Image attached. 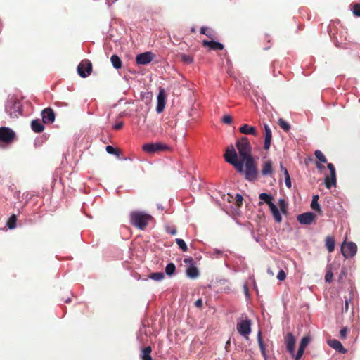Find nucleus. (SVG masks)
Wrapping results in <instances>:
<instances>
[{"label":"nucleus","mask_w":360,"mask_h":360,"mask_svg":"<svg viewBox=\"0 0 360 360\" xmlns=\"http://www.w3.org/2000/svg\"><path fill=\"white\" fill-rule=\"evenodd\" d=\"M15 138V133L6 127H0V146L3 144L8 145L13 142Z\"/></svg>","instance_id":"20e7f679"},{"label":"nucleus","mask_w":360,"mask_h":360,"mask_svg":"<svg viewBox=\"0 0 360 360\" xmlns=\"http://www.w3.org/2000/svg\"><path fill=\"white\" fill-rule=\"evenodd\" d=\"M347 333H348L347 328H346V327L342 328L340 331V338H342V340L346 339L347 336Z\"/></svg>","instance_id":"79ce46f5"},{"label":"nucleus","mask_w":360,"mask_h":360,"mask_svg":"<svg viewBox=\"0 0 360 360\" xmlns=\"http://www.w3.org/2000/svg\"><path fill=\"white\" fill-rule=\"evenodd\" d=\"M151 219L152 217L150 215L142 212L134 211L130 214V221L131 224L141 230L144 229L147 226L148 221Z\"/></svg>","instance_id":"f03ea898"},{"label":"nucleus","mask_w":360,"mask_h":360,"mask_svg":"<svg viewBox=\"0 0 360 360\" xmlns=\"http://www.w3.org/2000/svg\"><path fill=\"white\" fill-rule=\"evenodd\" d=\"M236 146L243 162L250 158H253L252 156V147L249 139L246 136H243L238 140Z\"/></svg>","instance_id":"7ed1b4c3"},{"label":"nucleus","mask_w":360,"mask_h":360,"mask_svg":"<svg viewBox=\"0 0 360 360\" xmlns=\"http://www.w3.org/2000/svg\"><path fill=\"white\" fill-rule=\"evenodd\" d=\"M353 14L356 17H360V4H354L352 6Z\"/></svg>","instance_id":"ea45409f"},{"label":"nucleus","mask_w":360,"mask_h":360,"mask_svg":"<svg viewBox=\"0 0 360 360\" xmlns=\"http://www.w3.org/2000/svg\"><path fill=\"white\" fill-rule=\"evenodd\" d=\"M244 291L246 295L248 294V288L247 285H244Z\"/></svg>","instance_id":"4d7b16f0"},{"label":"nucleus","mask_w":360,"mask_h":360,"mask_svg":"<svg viewBox=\"0 0 360 360\" xmlns=\"http://www.w3.org/2000/svg\"><path fill=\"white\" fill-rule=\"evenodd\" d=\"M16 221L17 218L15 215H12L7 222V226L8 228L11 229H14L16 226Z\"/></svg>","instance_id":"58836bf2"},{"label":"nucleus","mask_w":360,"mask_h":360,"mask_svg":"<svg viewBox=\"0 0 360 360\" xmlns=\"http://www.w3.org/2000/svg\"><path fill=\"white\" fill-rule=\"evenodd\" d=\"M316 166L320 171H322L325 168L324 165L319 162H316Z\"/></svg>","instance_id":"5fc2aeb1"},{"label":"nucleus","mask_w":360,"mask_h":360,"mask_svg":"<svg viewBox=\"0 0 360 360\" xmlns=\"http://www.w3.org/2000/svg\"><path fill=\"white\" fill-rule=\"evenodd\" d=\"M286 278V274L285 273V271L283 270H280L278 275H277V278L279 280V281H284Z\"/></svg>","instance_id":"49530a36"},{"label":"nucleus","mask_w":360,"mask_h":360,"mask_svg":"<svg viewBox=\"0 0 360 360\" xmlns=\"http://www.w3.org/2000/svg\"><path fill=\"white\" fill-rule=\"evenodd\" d=\"M167 232L172 236H174L177 233V231L174 227H173V228L167 227Z\"/></svg>","instance_id":"09e8293b"},{"label":"nucleus","mask_w":360,"mask_h":360,"mask_svg":"<svg viewBox=\"0 0 360 360\" xmlns=\"http://www.w3.org/2000/svg\"><path fill=\"white\" fill-rule=\"evenodd\" d=\"M106 151L109 154L116 155L119 156V151H118V150L112 146H110V145L107 146H106Z\"/></svg>","instance_id":"a19ab883"},{"label":"nucleus","mask_w":360,"mask_h":360,"mask_svg":"<svg viewBox=\"0 0 360 360\" xmlns=\"http://www.w3.org/2000/svg\"><path fill=\"white\" fill-rule=\"evenodd\" d=\"M314 155L321 162H323V163L327 162V159H326V156L321 150H316L314 153Z\"/></svg>","instance_id":"f704fd0d"},{"label":"nucleus","mask_w":360,"mask_h":360,"mask_svg":"<svg viewBox=\"0 0 360 360\" xmlns=\"http://www.w3.org/2000/svg\"><path fill=\"white\" fill-rule=\"evenodd\" d=\"M92 72V64L89 60H83L77 66V72L83 78L87 77Z\"/></svg>","instance_id":"6e6552de"},{"label":"nucleus","mask_w":360,"mask_h":360,"mask_svg":"<svg viewBox=\"0 0 360 360\" xmlns=\"http://www.w3.org/2000/svg\"><path fill=\"white\" fill-rule=\"evenodd\" d=\"M310 340H311L310 337H309V336L303 337L300 341L299 347H300L304 350L306 347L307 346V345L309 343Z\"/></svg>","instance_id":"4c0bfd02"},{"label":"nucleus","mask_w":360,"mask_h":360,"mask_svg":"<svg viewBox=\"0 0 360 360\" xmlns=\"http://www.w3.org/2000/svg\"><path fill=\"white\" fill-rule=\"evenodd\" d=\"M273 168H272V162L270 160H267L264 162L263 165V167L262 169V174L263 176H267L272 174Z\"/></svg>","instance_id":"412c9836"},{"label":"nucleus","mask_w":360,"mask_h":360,"mask_svg":"<svg viewBox=\"0 0 360 360\" xmlns=\"http://www.w3.org/2000/svg\"><path fill=\"white\" fill-rule=\"evenodd\" d=\"M285 344L288 351L290 354H293L295 352V339L291 333H288L286 335Z\"/></svg>","instance_id":"6ab92c4d"},{"label":"nucleus","mask_w":360,"mask_h":360,"mask_svg":"<svg viewBox=\"0 0 360 360\" xmlns=\"http://www.w3.org/2000/svg\"><path fill=\"white\" fill-rule=\"evenodd\" d=\"M328 345L341 354H345L347 349L342 346L341 342L335 339H330L327 341Z\"/></svg>","instance_id":"f3484780"},{"label":"nucleus","mask_w":360,"mask_h":360,"mask_svg":"<svg viewBox=\"0 0 360 360\" xmlns=\"http://www.w3.org/2000/svg\"><path fill=\"white\" fill-rule=\"evenodd\" d=\"M259 205H262V202H259Z\"/></svg>","instance_id":"13d9d810"},{"label":"nucleus","mask_w":360,"mask_h":360,"mask_svg":"<svg viewBox=\"0 0 360 360\" xmlns=\"http://www.w3.org/2000/svg\"><path fill=\"white\" fill-rule=\"evenodd\" d=\"M326 246L329 252H332L335 249V240L332 236H327L326 238Z\"/></svg>","instance_id":"a878e982"},{"label":"nucleus","mask_w":360,"mask_h":360,"mask_svg":"<svg viewBox=\"0 0 360 360\" xmlns=\"http://www.w3.org/2000/svg\"><path fill=\"white\" fill-rule=\"evenodd\" d=\"M186 275L191 278H195L199 275L198 269L194 266H191L186 269Z\"/></svg>","instance_id":"393cba45"},{"label":"nucleus","mask_w":360,"mask_h":360,"mask_svg":"<svg viewBox=\"0 0 360 360\" xmlns=\"http://www.w3.org/2000/svg\"><path fill=\"white\" fill-rule=\"evenodd\" d=\"M232 121H233V120H232L231 116H230V115H224V116L222 117V122H223L224 124H230L232 122Z\"/></svg>","instance_id":"c03bdc74"},{"label":"nucleus","mask_w":360,"mask_h":360,"mask_svg":"<svg viewBox=\"0 0 360 360\" xmlns=\"http://www.w3.org/2000/svg\"><path fill=\"white\" fill-rule=\"evenodd\" d=\"M31 127L33 131L36 133H41L44 129V127L39 120H32L31 122Z\"/></svg>","instance_id":"aec40b11"},{"label":"nucleus","mask_w":360,"mask_h":360,"mask_svg":"<svg viewBox=\"0 0 360 360\" xmlns=\"http://www.w3.org/2000/svg\"><path fill=\"white\" fill-rule=\"evenodd\" d=\"M264 149L269 150L271 143L272 132L267 124H264Z\"/></svg>","instance_id":"2eb2a0df"},{"label":"nucleus","mask_w":360,"mask_h":360,"mask_svg":"<svg viewBox=\"0 0 360 360\" xmlns=\"http://www.w3.org/2000/svg\"><path fill=\"white\" fill-rule=\"evenodd\" d=\"M200 33L202 34H205L207 37L210 39H213L214 37V32L205 27H202L200 28Z\"/></svg>","instance_id":"473e14b6"},{"label":"nucleus","mask_w":360,"mask_h":360,"mask_svg":"<svg viewBox=\"0 0 360 360\" xmlns=\"http://www.w3.org/2000/svg\"><path fill=\"white\" fill-rule=\"evenodd\" d=\"M243 200V197L240 194H236V204L238 207H240L242 205Z\"/></svg>","instance_id":"a18cd8bd"},{"label":"nucleus","mask_w":360,"mask_h":360,"mask_svg":"<svg viewBox=\"0 0 360 360\" xmlns=\"http://www.w3.org/2000/svg\"><path fill=\"white\" fill-rule=\"evenodd\" d=\"M279 205H280V207H281L282 212H285V200L283 199H281L279 200Z\"/></svg>","instance_id":"8fccbe9b"},{"label":"nucleus","mask_w":360,"mask_h":360,"mask_svg":"<svg viewBox=\"0 0 360 360\" xmlns=\"http://www.w3.org/2000/svg\"><path fill=\"white\" fill-rule=\"evenodd\" d=\"M9 114L11 117L18 118L22 115V105L19 101H15L10 108Z\"/></svg>","instance_id":"4468645a"},{"label":"nucleus","mask_w":360,"mask_h":360,"mask_svg":"<svg viewBox=\"0 0 360 360\" xmlns=\"http://www.w3.org/2000/svg\"><path fill=\"white\" fill-rule=\"evenodd\" d=\"M333 278V274L332 271H328L325 275V281L328 283H331Z\"/></svg>","instance_id":"37998d69"},{"label":"nucleus","mask_w":360,"mask_h":360,"mask_svg":"<svg viewBox=\"0 0 360 360\" xmlns=\"http://www.w3.org/2000/svg\"><path fill=\"white\" fill-rule=\"evenodd\" d=\"M316 219V214L312 212H305L299 214L297 220L300 224L309 225L311 224Z\"/></svg>","instance_id":"9b49d317"},{"label":"nucleus","mask_w":360,"mask_h":360,"mask_svg":"<svg viewBox=\"0 0 360 360\" xmlns=\"http://www.w3.org/2000/svg\"><path fill=\"white\" fill-rule=\"evenodd\" d=\"M154 57H155V55L152 52H150V51L144 52V53L138 54L136 56V63L138 65H148L153 60Z\"/></svg>","instance_id":"9d476101"},{"label":"nucleus","mask_w":360,"mask_h":360,"mask_svg":"<svg viewBox=\"0 0 360 360\" xmlns=\"http://www.w3.org/2000/svg\"><path fill=\"white\" fill-rule=\"evenodd\" d=\"M195 306L196 307H198V308L202 307V300L201 299H198V300H196L195 302Z\"/></svg>","instance_id":"864d4df0"},{"label":"nucleus","mask_w":360,"mask_h":360,"mask_svg":"<svg viewBox=\"0 0 360 360\" xmlns=\"http://www.w3.org/2000/svg\"><path fill=\"white\" fill-rule=\"evenodd\" d=\"M176 270V266L174 264L169 263L166 266L165 272L168 276H172L174 274Z\"/></svg>","instance_id":"c9c22d12"},{"label":"nucleus","mask_w":360,"mask_h":360,"mask_svg":"<svg viewBox=\"0 0 360 360\" xmlns=\"http://www.w3.org/2000/svg\"><path fill=\"white\" fill-rule=\"evenodd\" d=\"M148 278L156 281H160L165 278V275L162 272H155L150 274Z\"/></svg>","instance_id":"7c9ffc66"},{"label":"nucleus","mask_w":360,"mask_h":360,"mask_svg":"<svg viewBox=\"0 0 360 360\" xmlns=\"http://www.w3.org/2000/svg\"><path fill=\"white\" fill-rule=\"evenodd\" d=\"M225 160L232 165L240 174H245V177L250 181H254L257 177V169L253 158L238 160L234 147L231 145L227 148L224 155Z\"/></svg>","instance_id":"f257e3e1"},{"label":"nucleus","mask_w":360,"mask_h":360,"mask_svg":"<svg viewBox=\"0 0 360 360\" xmlns=\"http://www.w3.org/2000/svg\"><path fill=\"white\" fill-rule=\"evenodd\" d=\"M180 57H181V60L184 64H191L193 62V56H191L190 55H186V54L183 53V54L180 55Z\"/></svg>","instance_id":"72a5a7b5"},{"label":"nucleus","mask_w":360,"mask_h":360,"mask_svg":"<svg viewBox=\"0 0 360 360\" xmlns=\"http://www.w3.org/2000/svg\"><path fill=\"white\" fill-rule=\"evenodd\" d=\"M269 208L275 221L280 223L282 221V217L277 207L274 204H271Z\"/></svg>","instance_id":"5701e85b"},{"label":"nucleus","mask_w":360,"mask_h":360,"mask_svg":"<svg viewBox=\"0 0 360 360\" xmlns=\"http://www.w3.org/2000/svg\"><path fill=\"white\" fill-rule=\"evenodd\" d=\"M176 243L178 245L179 248L184 252H186L188 250L187 245L185 241L181 238H176Z\"/></svg>","instance_id":"e433bc0d"},{"label":"nucleus","mask_w":360,"mask_h":360,"mask_svg":"<svg viewBox=\"0 0 360 360\" xmlns=\"http://www.w3.org/2000/svg\"><path fill=\"white\" fill-rule=\"evenodd\" d=\"M257 340H258V344H259L262 354L264 358H266V348H265L264 342L262 340L261 332H259L257 334Z\"/></svg>","instance_id":"c85d7f7f"},{"label":"nucleus","mask_w":360,"mask_h":360,"mask_svg":"<svg viewBox=\"0 0 360 360\" xmlns=\"http://www.w3.org/2000/svg\"><path fill=\"white\" fill-rule=\"evenodd\" d=\"M239 132L246 135H252L257 136L259 133L255 127L250 126L248 124H245L239 128Z\"/></svg>","instance_id":"dca6fc26"},{"label":"nucleus","mask_w":360,"mask_h":360,"mask_svg":"<svg viewBox=\"0 0 360 360\" xmlns=\"http://www.w3.org/2000/svg\"><path fill=\"white\" fill-rule=\"evenodd\" d=\"M319 195H316L313 196L312 201L311 203V207L319 212H321V206L318 202Z\"/></svg>","instance_id":"c756f323"},{"label":"nucleus","mask_w":360,"mask_h":360,"mask_svg":"<svg viewBox=\"0 0 360 360\" xmlns=\"http://www.w3.org/2000/svg\"><path fill=\"white\" fill-rule=\"evenodd\" d=\"M122 127H123V122H120L113 126V129L115 130H120L122 128Z\"/></svg>","instance_id":"3c124183"},{"label":"nucleus","mask_w":360,"mask_h":360,"mask_svg":"<svg viewBox=\"0 0 360 360\" xmlns=\"http://www.w3.org/2000/svg\"><path fill=\"white\" fill-rule=\"evenodd\" d=\"M42 122L44 124H51L55 120V113L52 108H47L41 112Z\"/></svg>","instance_id":"ddd939ff"},{"label":"nucleus","mask_w":360,"mask_h":360,"mask_svg":"<svg viewBox=\"0 0 360 360\" xmlns=\"http://www.w3.org/2000/svg\"><path fill=\"white\" fill-rule=\"evenodd\" d=\"M152 352V348L150 346L144 347L141 350V353L140 354L141 360H153V358L150 356Z\"/></svg>","instance_id":"4be33fe9"},{"label":"nucleus","mask_w":360,"mask_h":360,"mask_svg":"<svg viewBox=\"0 0 360 360\" xmlns=\"http://www.w3.org/2000/svg\"><path fill=\"white\" fill-rule=\"evenodd\" d=\"M143 150L149 154H153L169 149V147L162 143H148L142 146Z\"/></svg>","instance_id":"39448f33"},{"label":"nucleus","mask_w":360,"mask_h":360,"mask_svg":"<svg viewBox=\"0 0 360 360\" xmlns=\"http://www.w3.org/2000/svg\"><path fill=\"white\" fill-rule=\"evenodd\" d=\"M259 198L260 200L264 201L269 205V207H271V204H274L272 202L273 197L269 194L262 193L259 194Z\"/></svg>","instance_id":"bb28decb"},{"label":"nucleus","mask_w":360,"mask_h":360,"mask_svg":"<svg viewBox=\"0 0 360 360\" xmlns=\"http://www.w3.org/2000/svg\"><path fill=\"white\" fill-rule=\"evenodd\" d=\"M278 124L280 127L283 129L285 131H288L290 129V125L286 121H285L283 118H279L278 121Z\"/></svg>","instance_id":"2f4dec72"},{"label":"nucleus","mask_w":360,"mask_h":360,"mask_svg":"<svg viewBox=\"0 0 360 360\" xmlns=\"http://www.w3.org/2000/svg\"><path fill=\"white\" fill-rule=\"evenodd\" d=\"M348 306H349L348 301H347V300H346V301H345V311H347V310H348Z\"/></svg>","instance_id":"6e6d98bb"},{"label":"nucleus","mask_w":360,"mask_h":360,"mask_svg":"<svg viewBox=\"0 0 360 360\" xmlns=\"http://www.w3.org/2000/svg\"><path fill=\"white\" fill-rule=\"evenodd\" d=\"M281 171L283 172L284 174V176H285V185L288 188H290L292 185H291V181H290V175H289V173L287 170V169L285 167H284L283 166L282 164H281Z\"/></svg>","instance_id":"cd10ccee"},{"label":"nucleus","mask_w":360,"mask_h":360,"mask_svg":"<svg viewBox=\"0 0 360 360\" xmlns=\"http://www.w3.org/2000/svg\"><path fill=\"white\" fill-rule=\"evenodd\" d=\"M252 321L250 319L240 320L237 323V330L240 335L246 340L249 339V335L251 333Z\"/></svg>","instance_id":"423d86ee"},{"label":"nucleus","mask_w":360,"mask_h":360,"mask_svg":"<svg viewBox=\"0 0 360 360\" xmlns=\"http://www.w3.org/2000/svg\"><path fill=\"white\" fill-rule=\"evenodd\" d=\"M357 251V246L353 242L344 243L341 246V252L345 258L354 257Z\"/></svg>","instance_id":"1a4fd4ad"},{"label":"nucleus","mask_w":360,"mask_h":360,"mask_svg":"<svg viewBox=\"0 0 360 360\" xmlns=\"http://www.w3.org/2000/svg\"><path fill=\"white\" fill-rule=\"evenodd\" d=\"M202 44L203 46L208 47L211 50L217 51L224 49V45L222 44L213 40H203Z\"/></svg>","instance_id":"a211bd4d"},{"label":"nucleus","mask_w":360,"mask_h":360,"mask_svg":"<svg viewBox=\"0 0 360 360\" xmlns=\"http://www.w3.org/2000/svg\"><path fill=\"white\" fill-rule=\"evenodd\" d=\"M165 99L166 96L165 89L160 88L157 98L156 111L158 113H160L164 110L165 107Z\"/></svg>","instance_id":"f8f14e48"},{"label":"nucleus","mask_w":360,"mask_h":360,"mask_svg":"<svg viewBox=\"0 0 360 360\" xmlns=\"http://www.w3.org/2000/svg\"><path fill=\"white\" fill-rule=\"evenodd\" d=\"M304 352V350L303 349L299 347L298 351L296 354L295 360H300L301 359V357L302 356Z\"/></svg>","instance_id":"de8ad7c7"},{"label":"nucleus","mask_w":360,"mask_h":360,"mask_svg":"<svg viewBox=\"0 0 360 360\" xmlns=\"http://www.w3.org/2000/svg\"><path fill=\"white\" fill-rule=\"evenodd\" d=\"M110 61L113 67L117 70L120 69L122 66V60L117 55H112L110 58Z\"/></svg>","instance_id":"b1692460"},{"label":"nucleus","mask_w":360,"mask_h":360,"mask_svg":"<svg viewBox=\"0 0 360 360\" xmlns=\"http://www.w3.org/2000/svg\"><path fill=\"white\" fill-rule=\"evenodd\" d=\"M327 167L330 170V174L325 177L324 183L326 187L330 189L332 186H336V171L332 163H328Z\"/></svg>","instance_id":"0eeeda50"},{"label":"nucleus","mask_w":360,"mask_h":360,"mask_svg":"<svg viewBox=\"0 0 360 360\" xmlns=\"http://www.w3.org/2000/svg\"><path fill=\"white\" fill-rule=\"evenodd\" d=\"M184 262L185 264H190L191 266H193V259L191 257L185 258Z\"/></svg>","instance_id":"603ef678"}]
</instances>
